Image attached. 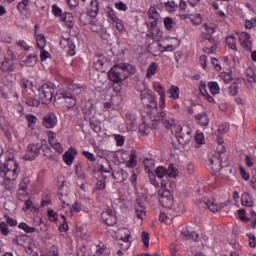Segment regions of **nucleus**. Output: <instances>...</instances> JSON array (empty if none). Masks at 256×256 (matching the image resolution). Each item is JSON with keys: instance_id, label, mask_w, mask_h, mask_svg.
I'll use <instances>...</instances> for the list:
<instances>
[{"instance_id": "22", "label": "nucleus", "mask_w": 256, "mask_h": 256, "mask_svg": "<svg viewBox=\"0 0 256 256\" xmlns=\"http://www.w3.org/2000/svg\"><path fill=\"white\" fill-rule=\"evenodd\" d=\"M196 120L202 127H207L209 125V116H207V112H201L196 115Z\"/></svg>"}, {"instance_id": "48", "label": "nucleus", "mask_w": 256, "mask_h": 256, "mask_svg": "<svg viewBox=\"0 0 256 256\" xmlns=\"http://www.w3.org/2000/svg\"><path fill=\"white\" fill-rule=\"evenodd\" d=\"M0 233L4 235V237L9 235V225H7L5 222H0Z\"/></svg>"}, {"instance_id": "56", "label": "nucleus", "mask_w": 256, "mask_h": 256, "mask_svg": "<svg viewBox=\"0 0 256 256\" xmlns=\"http://www.w3.org/2000/svg\"><path fill=\"white\" fill-rule=\"evenodd\" d=\"M229 131V124L225 123L222 124L218 127V133H220V135H225V133H227Z\"/></svg>"}, {"instance_id": "38", "label": "nucleus", "mask_w": 256, "mask_h": 256, "mask_svg": "<svg viewBox=\"0 0 256 256\" xmlns=\"http://www.w3.org/2000/svg\"><path fill=\"white\" fill-rule=\"evenodd\" d=\"M59 199L62 203L63 209H65V207H67V205H69V194L68 193L63 194V192H60Z\"/></svg>"}, {"instance_id": "52", "label": "nucleus", "mask_w": 256, "mask_h": 256, "mask_svg": "<svg viewBox=\"0 0 256 256\" xmlns=\"http://www.w3.org/2000/svg\"><path fill=\"white\" fill-rule=\"evenodd\" d=\"M165 8L169 13H173L175 11V9H177V4H175V2L171 1V2H166L165 3Z\"/></svg>"}, {"instance_id": "31", "label": "nucleus", "mask_w": 256, "mask_h": 256, "mask_svg": "<svg viewBox=\"0 0 256 256\" xmlns=\"http://www.w3.org/2000/svg\"><path fill=\"white\" fill-rule=\"evenodd\" d=\"M26 119L28 121V127L33 131L35 129V125H37V117L32 114L26 115Z\"/></svg>"}, {"instance_id": "1", "label": "nucleus", "mask_w": 256, "mask_h": 256, "mask_svg": "<svg viewBox=\"0 0 256 256\" xmlns=\"http://www.w3.org/2000/svg\"><path fill=\"white\" fill-rule=\"evenodd\" d=\"M21 169L13 158H8L5 162H0V177H4V188L7 191L15 189V181L19 177Z\"/></svg>"}, {"instance_id": "42", "label": "nucleus", "mask_w": 256, "mask_h": 256, "mask_svg": "<svg viewBox=\"0 0 256 256\" xmlns=\"http://www.w3.org/2000/svg\"><path fill=\"white\" fill-rule=\"evenodd\" d=\"M251 38L246 39L245 41L240 42L243 49L248 52L253 51V43L250 40Z\"/></svg>"}, {"instance_id": "62", "label": "nucleus", "mask_w": 256, "mask_h": 256, "mask_svg": "<svg viewBox=\"0 0 256 256\" xmlns=\"http://www.w3.org/2000/svg\"><path fill=\"white\" fill-rule=\"evenodd\" d=\"M49 57H51V54H49V52H47L46 50L41 49V51H40L41 61H46L47 59H49Z\"/></svg>"}, {"instance_id": "24", "label": "nucleus", "mask_w": 256, "mask_h": 256, "mask_svg": "<svg viewBox=\"0 0 256 256\" xmlns=\"http://www.w3.org/2000/svg\"><path fill=\"white\" fill-rule=\"evenodd\" d=\"M181 235L187 241H197L199 239V233H197V232H189V230L182 231Z\"/></svg>"}, {"instance_id": "43", "label": "nucleus", "mask_w": 256, "mask_h": 256, "mask_svg": "<svg viewBox=\"0 0 256 256\" xmlns=\"http://www.w3.org/2000/svg\"><path fill=\"white\" fill-rule=\"evenodd\" d=\"M148 17L149 19H160L161 16L159 15V12H157V8L150 7L148 11Z\"/></svg>"}, {"instance_id": "20", "label": "nucleus", "mask_w": 256, "mask_h": 256, "mask_svg": "<svg viewBox=\"0 0 256 256\" xmlns=\"http://www.w3.org/2000/svg\"><path fill=\"white\" fill-rule=\"evenodd\" d=\"M60 21L62 23H65L66 27H69V29L73 28V14L69 12H64L62 16L60 17Z\"/></svg>"}, {"instance_id": "49", "label": "nucleus", "mask_w": 256, "mask_h": 256, "mask_svg": "<svg viewBox=\"0 0 256 256\" xmlns=\"http://www.w3.org/2000/svg\"><path fill=\"white\" fill-rule=\"evenodd\" d=\"M245 74L248 79H252V81L256 83V75H255V72L253 71V68L248 67L245 71Z\"/></svg>"}, {"instance_id": "54", "label": "nucleus", "mask_w": 256, "mask_h": 256, "mask_svg": "<svg viewBox=\"0 0 256 256\" xmlns=\"http://www.w3.org/2000/svg\"><path fill=\"white\" fill-rule=\"evenodd\" d=\"M164 26L168 31H171V29H173V19L166 17L164 19Z\"/></svg>"}, {"instance_id": "28", "label": "nucleus", "mask_w": 256, "mask_h": 256, "mask_svg": "<svg viewBox=\"0 0 256 256\" xmlns=\"http://www.w3.org/2000/svg\"><path fill=\"white\" fill-rule=\"evenodd\" d=\"M226 45L229 49L237 51V39L234 36L230 35L226 37Z\"/></svg>"}, {"instance_id": "19", "label": "nucleus", "mask_w": 256, "mask_h": 256, "mask_svg": "<svg viewBox=\"0 0 256 256\" xmlns=\"http://www.w3.org/2000/svg\"><path fill=\"white\" fill-rule=\"evenodd\" d=\"M75 155H77V150L72 148L69 151H67L63 156L64 163H66V165H73Z\"/></svg>"}, {"instance_id": "51", "label": "nucleus", "mask_w": 256, "mask_h": 256, "mask_svg": "<svg viewBox=\"0 0 256 256\" xmlns=\"http://www.w3.org/2000/svg\"><path fill=\"white\" fill-rule=\"evenodd\" d=\"M217 142H218L219 147L217 148L216 153H218V155H223V153H225V146H223V138L218 137Z\"/></svg>"}, {"instance_id": "7", "label": "nucleus", "mask_w": 256, "mask_h": 256, "mask_svg": "<svg viewBox=\"0 0 256 256\" xmlns=\"http://www.w3.org/2000/svg\"><path fill=\"white\" fill-rule=\"evenodd\" d=\"M177 129L178 130H176L174 133L178 143L180 145H187V143L191 141V131L189 130V128H183L181 126H178Z\"/></svg>"}, {"instance_id": "29", "label": "nucleus", "mask_w": 256, "mask_h": 256, "mask_svg": "<svg viewBox=\"0 0 256 256\" xmlns=\"http://www.w3.org/2000/svg\"><path fill=\"white\" fill-rule=\"evenodd\" d=\"M37 63V56H29L20 63L21 67H33Z\"/></svg>"}, {"instance_id": "8", "label": "nucleus", "mask_w": 256, "mask_h": 256, "mask_svg": "<svg viewBox=\"0 0 256 256\" xmlns=\"http://www.w3.org/2000/svg\"><path fill=\"white\" fill-rule=\"evenodd\" d=\"M59 99L60 103L68 109H73V107L77 105V97H75L71 92H62Z\"/></svg>"}, {"instance_id": "63", "label": "nucleus", "mask_w": 256, "mask_h": 256, "mask_svg": "<svg viewBox=\"0 0 256 256\" xmlns=\"http://www.w3.org/2000/svg\"><path fill=\"white\" fill-rule=\"evenodd\" d=\"M142 242L145 247H149V233L147 232L142 233Z\"/></svg>"}, {"instance_id": "3", "label": "nucleus", "mask_w": 256, "mask_h": 256, "mask_svg": "<svg viewBox=\"0 0 256 256\" xmlns=\"http://www.w3.org/2000/svg\"><path fill=\"white\" fill-rule=\"evenodd\" d=\"M160 185L161 189L158 191L159 202L162 207H165V209H171L173 205H175V197L173 196V192L167 189V182L165 180H162Z\"/></svg>"}, {"instance_id": "33", "label": "nucleus", "mask_w": 256, "mask_h": 256, "mask_svg": "<svg viewBox=\"0 0 256 256\" xmlns=\"http://www.w3.org/2000/svg\"><path fill=\"white\" fill-rule=\"evenodd\" d=\"M179 175V171L173 166V164H170V166L167 169V177H171V179H175Z\"/></svg>"}, {"instance_id": "4", "label": "nucleus", "mask_w": 256, "mask_h": 256, "mask_svg": "<svg viewBox=\"0 0 256 256\" xmlns=\"http://www.w3.org/2000/svg\"><path fill=\"white\" fill-rule=\"evenodd\" d=\"M39 100L43 105H49L53 99V94L55 93V88L49 84H43L38 88Z\"/></svg>"}, {"instance_id": "35", "label": "nucleus", "mask_w": 256, "mask_h": 256, "mask_svg": "<svg viewBox=\"0 0 256 256\" xmlns=\"http://www.w3.org/2000/svg\"><path fill=\"white\" fill-rule=\"evenodd\" d=\"M18 229H22V231H24L26 233H35V231H36L35 227H30L25 222L19 223Z\"/></svg>"}, {"instance_id": "30", "label": "nucleus", "mask_w": 256, "mask_h": 256, "mask_svg": "<svg viewBox=\"0 0 256 256\" xmlns=\"http://www.w3.org/2000/svg\"><path fill=\"white\" fill-rule=\"evenodd\" d=\"M49 143L57 153H63V146L61 145V143L55 141V138H49Z\"/></svg>"}, {"instance_id": "26", "label": "nucleus", "mask_w": 256, "mask_h": 256, "mask_svg": "<svg viewBox=\"0 0 256 256\" xmlns=\"http://www.w3.org/2000/svg\"><path fill=\"white\" fill-rule=\"evenodd\" d=\"M36 45L38 49H45L47 45V40L45 39V35L35 33Z\"/></svg>"}, {"instance_id": "12", "label": "nucleus", "mask_w": 256, "mask_h": 256, "mask_svg": "<svg viewBox=\"0 0 256 256\" xmlns=\"http://www.w3.org/2000/svg\"><path fill=\"white\" fill-rule=\"evenodd\" d=\"M101 219L105 225L112 227L117 223V217L115 216V212L111 209H107L106 211L101 213Z\"/></svg>"}, {"instance_id": "64", "label": "nucleus", "mask_w": 256, "mask_h": 256, "mask_svg": "<svg viewBox=\"0 0 256 256\" xmlns=\"http://www.w3.org/2000/svg\"><path fill=\"white\" fill-rule=\"evenodd\" d=\"M149 179H150L151 185H153L154 187H159V182L155 178V174L149 173Z\"/></svg>"}, {"instance_id": "47", "label": "nucleus", "mask_w": 256, "mask_h": 256, "mask_svg": "<svg viewBox=\"0 0 256 256\" xmlns=\"http://www.w3.org/2000/svg\"><path fill=\"white\" fill-rule=\"evenodd\" d=\"M40 103H41V101H39L36 98H28V99H26V105H28V107H39Z\"/></svg>"}, {"instance_id": "44", "label": "nucleus", "mask_w": 256, "mask_h": 256, "mask_svg": "<svg viewBox=\"0 0 256 256\" xmlns=\"http://www.w3.org/2000/svg\"><path fill=\"white\" fill-rule=\"evenodd\" d=\"M237 93H239V85L237 84V82H233L229 87V95L235 97Z\"/></svg>"}, {"instance_id": "34", "label": "nucleus", "mask_w": 256, "mask_h": 256, "mask_svg": "<svg viewBox=\"0 0 256 256\" xmlns=\"http://www.w3.org/2000/svg\"><path fill=\"white\" fill-rule=\"evenodd\" d=\"M155 73H157V63L152 62L147 69L146 76L148 79H151V77H153V75H155Z\"/></svg>"}, {"instance_id": "46", "label": "nucleus", "mask_w": 256, "mask_h": 256, "mask_svg": "<svg viewBox=\"0 0 256 256\" xmlns=\"http://www.w3.org/2000/svg\"><path fill=\"white\" fill-rule=\"evenodd\" d=\"M190 19L194 25H201V23L203 22L201 14H192Z\"/></svg>"}, {"instance_id": "59", "label": "nucleus", "mask_w": 256, "mask_h": 256, "mask_svg": "<svg viewBox=\"0 0 256 256\" xmlns=\"http://www.w3.org/2000/svg\"><path fill=\"white\" fill-rule=\"evenodd\" d=\"M115 7L116 9H118V11H127L128 7L127 4H125L124 2H116L115 3Z\"/></svg>"}, {"instance_id": "39", "label": "nucleus", "mask_w": 256, "mask_h": 256, "mask_svg": "<svg viewBox=\"0 0 256 256\" xmlns=\"http://www.w3.org/2000/svg\"><path fill=\"white\" fill-rule=\"evenodd\" d=\"M67 53L70 55V57L75 55V43H73V40L71 39L67 40Z\"/></svg>"}, {"instance_id": "13", "label": "nucleus", "mask_w": 256, "mask_h": 256, "mask_svg": "<svg viewBox=\"0 0 256 256\" xmlns=\"http://www.w3.org/2000/svg\"><path fill=\"white\" fill-rule=\"evenodd\" d=\"M146 213L147 210L145 208V203H143L140 199H137L134 206L135 217H137V219H140V221H143V218L145 217Z\"/></svg>"}, {"instance_id": "16", "label": "nucleus", "mask_w": 256, "mask_h": 256, "mask_svg": "<svg viewBox=\"0 0 256 256\" xmlns=\"http://www.w3.org/2000/svg\"><path fill=\"white\" fill-rule=\"evenodd\" d=\"M199 205H205L212 213H217L219 211V204H217V200L215 198H210L208 200L199 201Z\"/></svg>"}, {"instance_id": "60", "label": "nucleus", "mask_w": 256, "mask_h": 256, "mask_svg": "<svg viewBox=\"0 0 256 256\" xmlns=\"http://www.w3.org/2000/svg\"><path fill=\"white\" fill-rule=\"evenodd\" d=\"M248 240H249V247H256V238L255 234H247Z\"/></svg>"}, {"instance_id": "40", "label": "nucleus", "mask_w": 256, "mask_h": 256, "mask_svg": "<svg viewBox=\"0 0 256 256\" xmlns=\"http://www.w3.org/2000/svg\"><path fill=\"white\" fill-rule=\"evenodd\" d=\"M211 95H217L219 93V84L217 82H210L208 84Z\"/></svg>"}, {"instance_id": "17", "label": "nucleus", "mask_w": 256, "mask_h": 256, "mask_svg": "<svg viewBox=\"0 0 256 256\" xmlns=\"http://www.w3.org/2000/svg\"><path fill=\"white\" fill-rule=\"evenodd\" d=\"M206 45L207 47L203 48L204 53L211 55V53H215L217 51V41H215L213 37L210 36L206 38Z\"/></svg>"}, {"instance_id": "6", "label": "nucleus", "mask_w": 256, "mask_h": 256, "mask_svg": "<svg viewBox=\"0 0 256 256\" xmlns=\"http://www.w3.org/2000/svg\"><path fill=\"white\" fill-rule=\"evenodd\" d=\"M41 147H43V145H41L40 143L29 144L27 146L26 153L24 154L23 159L25 161H35V159L39 157V153H41Z\"/></svg>"}, {"instance_id": "27", "label": "nucleus", "mask_w": 256, "mask_h": 256, "mask_svg": "<svg viewBox=\"0 0 256 256\" xmlns=\"http://www.w3.org/2000/svg\"><path fill=\"white\" fill-rule=\"evenodd\" d=\"M137 166V152L135 150H132L130 154V159L126 162V167H129V169H133V167Z\"/></svg>"}, {"instance_id": "18", "label": "nucleus", "mask_w": 256, "mask_h": 256, "mask_svg": "<svg viewBox=\"0 0 256 256\" xmlns=\"http://www.w3.org/2000/svg\"><path fill=\"white\" fill-rule=\"evenodd\" d=\"M14 63H15V60H13V58L11 59L5 58L0 66V69L4 73H11L15 70Z\"/></svg>"}, {"instance_id": "61", "label": "nucleus", "mask_w": 256, "mask_h": 256, "mask_svg": "<svg viewBox=\"0 0 256 256\" xmlns=\"http://www.w3.org/2000/svg\"><path fill=\"white\" fill-rule=\"evenodd\" d=\"M82 155H84L86 157V159H88V161H92V162L96 161L95 154H93L89 151H83Z\"/></svg>"}, {"instance_id": "37", "label": "nucleus", "mask_w": 256, "mask_h": 256, "mask_svg": "<svg viewBox=\"0 0 256 256\" xmlns=\"http://www.w3.org/2000/svg\"><path fill=\"white\" fill-rule=\"evenodd\" d=\"M175 213H185V204L183 202H177L171 207Z\"/></svg>"}, {"instance_id": "57", "label": "nucleus", "mask_w": 256, "mask_h": 256, "mask_svg": "<svg viewBox=\"0 0 256 256\" xmlns=\"http://www.w3.org/2000/svg\"><path fill=\"white\" fill-rule=\"evenodd\" d=\"M28 5H29V0H22V2L18 3L17 9L18 11H25Z\"/></svg>"}, {"instance_id": "32", "label": "nucleus", "mask_w": 256, "mask_h": 256, "mask_svg": "<svg viewBox=\"0 0 256 256\" xmlns=\"http://www.w3.org/2000/svg\"><path fill=\"white\" fill-rule=\"evenodd\" d=\"M155 175L158 179H163V177L167 179V169L163 166H158L155 170Z\"/></svg>"}, {"instance_id": "55", "label": "nucleus", "mask_w": 256, "mask_h": 256, "mask_svg": "<svg viewBox=\"0 0 256 256\" xmlns=\"http://www.w3.org/2000/svg\"><path fill=\"white\" fill-rule=\"evenodd\" d=\"M4 218L6 219V224L10 227H17V220L9 217V215H4Z\"/></svg>"}, {"instance_id": "2", "label": "nucleus", "mask_w": 256, "mask_h": 256, "mask_svg": "<svg viewBox=\"0 0 256 256\" xmlns=\"http://www.w3.org/2000/svg\"><path fill=\"white\" fill-rule=\"evenodd\" d=\"M135 71V66L131 64L120 63L114 65L109 70L108 77L113 83H123V81L129 77V74L133 75Z\"/></svg>"}, {"instance_id": "50", "label": "nucleus", "mask_w": 256, "mask_h": 256, "mask_svg": "<svg viewBox=\"0 0 256 256\" xmlns=\"http://www.w3.org/2000/svg\"><path fill=\"white\" fill-rule=\"evenodd\" d=\"M170 94L171 99H179V87L171 86Z\"/></svg>"}, {"instance_id": "14", "label": "nucleus", "mask_w": 256, "mask_h": 256, "mask_svg": "<svg viewBox=\"0 0 256 256\" xmlns=\"http://www.w3.org/2000/svg\"><path fill=\"white\" fill-rule=\"evenodd\" d=\"M42 124L46 129H53L57 125V116L54 113L47 114L43 118Z\"/></svg>"}, {"instance_id": "41", "label": "nucleus", "mask_w": 256, "mask_h": 256, "mask_svg": "<svg viewBox=\"0 0 256 256\" xmlns=\"http://www.w3.org/2000/svg\"><path fill=\"white\" fill-rule=\"evenodd\" d=\"M47 215L49 221H52L54 223H57V221H59V214H57V212H54L53 209H48Z\"/></svg>"}, {"instance_id": "5", "label": "nucleus", "mask_w": 256, "mask_h": 256, "mask_svg": "<svg viewBox=\"0 0 256 256\" xmlns=\"http://www.w3.org/2000/svg\"><path fill=\"white\" fill-rule=\"evenodd\" d=\"M31 185V178L25 176L21 179L17 191L19 201H25L29 199V186Z\"/></svg>"}, {"instance_id": "23", "label": "nucleus", "mask_w": 256, "mask_h": 256, "mask_svg": "<svg viewBox=\"0 0 256 256\" xmlns=\"http://www.w3.org/2000/svg\"><path fill=\"white\" fill-rule=\"evenodd\" d=\"M162 123L165 125L166 129H170L172 133H175V131L179 130V126L175 124V119L168 118Z\"/></svg>"}, {"instance_id": "10", "label": "nucleus", "mask_w": 256, "mask_h": 256, "mask_svg": "<svg viewBox=\"0 0 256 256\" xmlns=\"http://www.w3.org/2000/svg\"><path fill=\"white\" fill-rule=\"evenodd\" d=\"M120 233H124V237L122 236V240L118 241V246L122 251H127L129 247H131V232L127 228H121Z\"/></svg>"}, {"instance_id": "36", "label": "nucleus", "mask_w": 256, "mask_h": 256, "mask_svg": "<svg viewBox=\"0 0 256 256\" xmlns=\"http://www.w3.org/2000/svg\"><path fill=\"white\" fill-rule=\"evenodd\" d=\"M154 89L159 93L160 95V101H163V104L165 103V91H163V86H161L160 83L154 84Z\"/></svg>"}, {"instance_id": "45", "label": "nucleus", "mask_w": 256, "mask_h": 256, "mask_svg": "<svg viewBox=\"0 0 256 256\" xmlns=\"http://www.w3.org/2000/svg\"><path fill=\"white\" fill-rule=\"evenodd\" d=\"M78 15L79 22L82 25H87V23H89V14L79 12Z\"/></svg>"}, {"instance_id": "21", "label": "nucleus", "mask_w": 256, "mask_h": 256, "mask_svg": "<svg viewBox=\"0 0 256 256\" xmlns=\"http://www.w3.org/2000/svg\"><path fill=\"white\" fill-rule=\"evenodd\" d=\"M99 13V1L97 0H91L90 1V8L88 11V14L90 17H97V14Z\"/></svg>"}, {"instance_id": "15", "label": "nucleus", "mask_w": 256, "mask_h": 256, "mask_svg": "<svg viewBox=\"0 0 256 256\" xmlns=\"http://www.w3.org/2000/svg\"><path fill=\"white\" fill-rule=\"evenodd\" d=\"M210 165H211V169L214 173H219V171H221V169H223V167L221 166L222 158H221V155H219V153L216 152L214 157L212 159H210Z\"/></svg>"}, {"instance_id": "25", "label": "nucleus", "mask_w": 256, "mask_h": 256, "mask_svg": "<svg viewBox=\"0 0 256 256\" xmlns=\"http://www.w3.org/2000/svg\"><path fill=\"white\" fill-rule=\"evenodd\" d=\"M241 201L244 207H253V198L251 197V194L244 192Z\"/></svg>"}, {"instance_id": "9", "label": "nucleus", "mask_w": 256, "mask_h": 256, "mask_svg": "<svg viewBox=\"0 0 256 256\" xmlns=\"http://www.w3.org/2000/svg\"><path fill=\"white\" fill-rule=\"evenodd\" d=\"M32 242H33V239L31 238V236L27 234L18 235L12 239V243L14 245H18L19 247H24V249H29V247H31Z\"/></svg>"}, {"instance_id": "53", "label": "nucleus", "mask_w": 256, "mask_h": 256, "mask_svg": "<svg viewBox=\"0 0 256 256\" xmlns=\"http://www.w3.org/2000/svg\"><path fill=\"white\" fill-rule=\"evenodd\" d=\"M52 13H53V15H55V17H62L63 16V11L56 4H54L52 6Z\"/></svg>"}, {"instance_id": "58", "label": "nucleus", "mask_w": 256, "mask_h": 256, "mask_svg": "<svg viewBox=\"0 0 256 256\" xmlns=\"http://www.w3.org/2000/svg\"><path fill=\"white\" fill-rule=\"evenodd\" d=\"M107 15L108 17H110V19H112V21H114V23H117V21H119V19L115 15V10H113L112 8H108Z\"/></svg>"}, {"instance_id": "11", "label": "nucleus", "mask_w": 256, "mask_h": 256, "mask_svg": "<svg viewBox=\"0 0 256 256\" xmlns=\"http://www.w3.org/2000/svg\"><path fill=\"white\" fill-rule=\"evenodd\" d=\"M140 99L145 105V107L153 108L157 107V102L155 101V97L151 95V93L147 92L146 90H142L140 92Z\"/></svg>"}]
</instances>
